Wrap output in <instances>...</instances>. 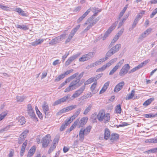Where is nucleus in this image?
Instances as JSON below:
<instances>
[{
  "label": "nucleus",
  "mask_w": 157,
  "mask_h": 157,
  "mask_svg": "<svg viewBox=\"0 0 157 157\" xmlns=\"http://www.w3.org/2000/svg\"><path fill=\"white\" fill-rule=\"evenodd\" d=\"M92 96V94L91 93L89 94H86L84 96H83L81 97L82 99H84L88 98L91 97Z\"/></svg>",
  "instance_id": "51"
},
{
  "label": "nucleus",
  "mask_w": 157,
  "mask_h": 157,
  "mask_svg": "<svg viewBox=\"0 0 157 157\" xmlns=\"http://www.w3.org/2000/svg\"><path fill=\"white\" fill-rule=\"evenodd\" d=\"M157 151V148H154L150 149L145 152V153L149 154L150 153H154Z\"/></svg>",
  "instance_id": "43"
},
{
  "label": "nucleus",
  "mask_w": 157,
  "mask_h": 157,
  "mask_svg": "<svg viewBox=\"0 0 157 157\" xmlns=\"http://www.w3.org/2000/svg\"><path fill=\"white\" fill-rule=\"evenodd\" d=\"M119 135L116 133L112 134L111 136V140H116L119 138Z\"/></svg>",
  "instance_id": "34"
},
{
  "label": "nucleus",
  "mask_w": 157,
  "mask_h": 157,
  "mask_svg": "<svg viewBox=\"0 0 157 157\" xmlns=\"http://www.w3.org/2000/svg\"><path fill=\"white\" fill-rule=\"evenodd\" d=\"M79 81L77 80H73L70 84V85L75 90L78 87L81 85V84H79L78 85V83Z\"/></svg>",
  "instance_id": "13"
},
{
  "label": "nucleus",
  "mask_w": 157,
  "mask_h": 157,
  "mask_svg": "<svg viewBox=\"0 0 157 157\" xmlns=\"http://www.w3.org/2000/svg\"><path fill=\"white\" fill-rule=\"evenodd\" d=\"M27 140H26L22 144L20 151V155L21 157L24 154L25 151V147L27 144Z\"/></svg>",
  "instance_id": "16"
},
{
  "label": "nucleus",
  "mask_w": 157,
  "mask_h": 157,
  "mask_svg": "<svg viewBox=\"0 0 157 157\" xmlns=\"http://www.w3.org/2000/svg\"><path fill=\"white\" fill-rule=\"evenodd\" d=\"M7 115V113H2L0 114V121L2 120Z\"/></svg>",
  "instance_id": "56"
},
{
  "label": "nucleus",
  "mask_w": 157,
  "mask_h": 157,
  "mask_svg": "<svg viewBox=\"0 0 157 157\" xmlns=\"http://www.w3.org/2000/svg\"><path fill=\"white\" fill-rule=\"evenodd\" d=\"M119 37L117 35H116L114 37L113 40H112L111 44L112 45H113L119 39Z\"/></svg>",
  "instance_id": "46"
},
{
  "label": "nucleus",
  "mask_w": 157,
  "mask_h": 157,
  "mask_svg": "<svg viewBox=\"0 0 157 157\" xmlns=\"http://www.w3.org/2000/svg\"><path fill=\"white\" fill-rule=\"evenodd\" d=\"M108 59V57L106 56V57L104 58L103 59H101L96 62L97 63L98 65L100 64L101 63H102L103 62H104L107 60Z\"/></svg>",
  "instance_id": "38"
},
{
  "label": "nucleus",
  "mask_w": 157,
  "mask_h": 157,
  "mask_svg": "<svg viewBox=\"0 0 157 157\" xmlns=\"http://www.w3.org/2000/svg\"><path fill=\"white\" fill-rule=\"evenodd\" d=\"M127 18V17L125 18H124L122 19V20L119 22L118 25V28H119L124 23L125 21L126 20Z\"/></svg>",
  "instance_id": "62"
},
{
  "label": "nucleus",
  "mask_w": 157,
  "mask_h": 157,
  "mask_svg": "<svg viewBox=\"0 0 157 157\" xmlns=\"http://www.w3.org/2000/svg\"><path fill=\"white\" fill-rule=\"evenodd\" d=\"M65 77V75L63 74L61 75H59L58 77L56 78L55 79V82H58L61 79Z\"/></svg>",
  "instance_id": "37"
},
{
  "label": "nucleus",
  "mask_w": 157,
  "mask_h": 157,
  "mask_svg": "<svg viewBox=\"0 0 157 157\" xmlns=\"http://www.w3.org/2000/svg\"><path fill=\"white\" fill-rule=\"evenodd\" d=\"M109 81L105 83L103 87L99 92L100 94L103 93L106 90L109 86Z\"/></svg>",
  "instance_id": "20"
},
{
  "label": "nucleus",
  "mask_w": 157,
  "mask_h": 157,
  "mask_svg": "<svg viewBox=\"0 0 157 157\" xmlns=\"http://www.w3.org/2000/svg\"><path fill=\"white\" fill-rule=\"evenodd\" d=\"M36 150V148L34 147L33 146L30 149L28 152L33 155L34 153Z\"/></svg>",
  "instance_id": "58"
},
{
  "label": "nucleus",
  "mask_w": 157,
  "mask_h": 157,
  "mask_svg": "<svg viewBox=\"0 0 157 157\" xmlns=\"http://www.w3.org/2000/svg\"><path fill=\"white\" fill-rule=\"evenodd\" d=\"M71 96L70 94H68L64 96L63 98L56 101L54 103L53 105H56L66 101L67 100L71 98Z\"/></svg>",
  "instance_id": "6"
},
{
  "label": "nucleus",
  "mask_w": 157,
  "mask_h": 157,
  "mask_svg": "<svg viewBox=\"0 0 157 157\" xmlns=\"http://www.w3.org/2000/svg\"><path fill=\"white\" fill-rule=\"evenodd\" d=\"M112 31V29H111V28H109L104 34L102 37V40H105Z\"/></svg>",
  "instance_id": "26"
},
{
  "label": "nucleus",
  "mask_w": 157,
  "mask_h": 157,
  "mask_svg": "<svg viewBox=\"0 0 157 157\" xmlns=\"http://www.w3.org/2000/svg\"><path fill=\"white\" fill-rule=\"evenodd\" d=\"M76 117L75 116H74V115H73L69 119H68V120H66V121H67V122H68V123H69V124H70Z\"/></svg>",
  "instance_id": "48"
},
{
  "label": "nucleus",
  "mask_w": 157,
  "mask_h": 157,
  "mask_svg": "<svg viewBox=\"0 0 157 157\" xmlns=\"http://www.w3.org/2000/svg\"><path fill=\"white\" fill-rule=\"evenodd\" d=\"M152 30V29L151 28H148L143 32V33L146 36L148 35L150 33H151Z\"/></svg>",
  "instance_id": "42"
},
{
  "label": "nucleus",
  "mask_w": 157,
  "mask_h": 157,
  "mask_svg": "<svg viewBox=\"0 0 157 157\" xmlns=\"http://www.w3.org/2000/svg\"><path fill=\"white\" fill-rule=\"evenodd\" d=\"M69 52H66L65 55H64V56H63L62 57V59L63 62L64 61L66 58L69 55Z\"/></svg>",
  "instance_id": "60"
},
{
  "label": "nucleus",
  "mask_w": 157,
  "mask_h": 157,
  "mask_svg": "<svg viewBox=\"0 0 157 157\" xmlns=\"http://www.w3.org/2000/svg\"><path fill=\"white\" fill-rule=\"evenodd\" d=\"M16 27L17 28H19L21 29H22L25 31L28 30L29 29L28 25H25L23 24L22 25L17 24L16 25Z\"/></svg>",
  "instance_id": "19"
},
{
  "label": "nucleus",
  "mask_w": 157,
  "mask_h": 157,
  "mask_svg": "<svg viewBox=\"0 0 157 157\" xmlns=\"http://www.w3.org/2000/svg\"><path fill=\"white\" fill-rule=\"evenodd\" d=\"M56 147V143H54L53 145L49 149L48 151V153H50L54 150V149Z\"/></svg>",
  "instance_id": "50"
},
{
  "label": "nucleus",
  "mask_w": 157,
  "mask_h": 157,
  "mask_svg": "<svg viewBox=\"0 0 157 157\" xmlns=\"http://www.w3.org/2000/svg\"><path fill=\"white\" fill-rule=\"evenodd\" d=\"M25 98L24 96H17V101L18 102H22Z\"/></svg>",
  "instance_id": "41"
},
{
  "label": "nucleus",
  "mask_w": 157,
  "mask_h": 157,
  "mask_svg": "<svg viewBox=\"0 0 157 157\" xmlns=\"http://www.w3.org/2000/svg\"><path fill=\"white\" fill-rule=\"evenodd\" d=\"M145 142L147 143H157V138H154L150 139H147L146 140Z\"/></svg>",
  "instance_id": "31"
},
{
  "label": "nucleus",
  "mask_w": 157,
  "mask_h": 157,
  "mask_svg": "<svg viewBox=\"0 0 157 157\" xmlns=\"http://www.w3.org/2000/svg\"><path fill=\"white\" fill-rule=\"evenodd\" d=\"M92 105L91 104H90L86 108L83 114L85 115H86L91 110L92 107Z\"/></svg>",
  "instance_id": "35"
},
{
  "label": "nucleus",
  "mask_w": 157,
  "mask_h": 157,
  "mask_svg": "<svg viewBox=\"0 0 157 157\" xmlns=\"http://www.w3.org/2000/svg\"><path fill=\"white\" fill-rule=\"evenodd\" d=\"M51 136L50 135L48 134L45 136L42 139V147L43 148H46L47 147L50 142L51 141Z\"/></svg>",
  "instance_id": "4"
},
{
  "label": "nucleus",
  "mask_w": 157,
  "mask_h": 157,
  "mask_svg": "<svg viewBox=\"0 0 157 157\" xmlns=\"http://www.w3.org/2000/svg\"><path fill=\"white\" fill-rule=\"evenodd\" d=\"M130 68V66L128 64L124 65L120 71L119 75L121 76H124L128 72Z\"/></svg>",
  "instance_id": "5"
},
{
  "label": "nucleus",
  "mask_w": 157,
  "mask_h": 157,
  "mask_svg": "<svg viewBox=\"0 0 157 157\" xmlns=\"http://www.w3.org/2000/svg\"><path fill=\"white\" fill-rule=\"evenodd\" d=\"M110 136V132L109 130L107 128L105 130L104 134V138L105 140L109 139Z\"/></svg>",
  "instance_id": "18"
},
{
  "label": "nucleus",
  "mask_w": 157,
  "mask_h": 157,
  "mask_svg": "<svg viewBox=\"0 0 157 157\" xmlns=\"http://www.w3.org/2000/svg\"><path fill=\"white\" fill-rule=\"evenodd\" d=\"M78 73H75L70 77H68L66 80L65 81L67 83L70 82L72 79L75 78L77 76V75H78Z\"/></svg>",
  "instance_id": "29"
},
{
  "label": "nucleus",
  "mask_w": 157,
  "mask_h": 157,
  "mask_svg": "<svg viewBox=\"0 0 157 157\" xmlns=\"http://www.w3.org/2000/svg\"><path fill=\"white\" fill-rule=\"evenodd\" d=\"M97 115L98 114L95 113H94L92 115V121L94 122H97Z\"/></svg>",
  "instance_id": "44"
},
{
  "label": "nucleus",
  "mask_w": 157,
  "mask_h": 157,
  "mask_svg": "<svg viewBox=\"0 0 157 157\" xmlns=\"http://www.w3.org/2000/svg\"><path fill=\"white\" fill-rule=\"evenodd\" d=\"M88 120V118L87 117H84L82 118L79 121L78 119H77L76 120L78 121L77 125L79 128L82 127L86 124Z\"/></svg>",
  "instance_id": "10"
},
{
  "label": "nucleus",
  "mask_w": 157,
  "mask_h": 157,
  "mask_svg": "<svg viewBox=\"0 0 157 157\" xmlns=\"http://www.w3.org/2000/svg\"><path fill=\"white\" fill-rule=\"evenodd\" d=\"M0 8L2 10L5 11L9 10L10 8L9 7L3 6L1 4H0Z\"/></svg>",
  "instance_id": "49"
},
{
  "label": "nucleus",
  "mask_w": 157,
  "mask_h": 157,
  "mask_svg": "<svg viewBox=\"0 0 157 157\" xmlns=\"http://www.w3.org/2000/svg\"><path fill=\"white\" fill-rule=\"evenodd\" d=\"M66 34H63L60 35V36H58V39L60 41H61L65 39L66 37Z\"/></svg>",
  "instance_id": "53"
},
{
  "label": "nucleus",
  "mask_w": 157,
  "mask_h": 157,
  "mask_svg": "<svg viewBox=\"0 0 157 157\" xmlns=\"http://www.w3.org/2000/svg\"><path fill=\"white\" fill-rule=\"evenodd\" d=\"M27 111L28 114L33 117H35V115L33 109L31 105L29 104L27 106Z\"/></svg>",
  "instance_id": "11"
},
{
  "label": "nucleus",
  "mask_w": 157,
  "mask_h": 157,
  "mask_svg": "<svg viewBox=\"0 0 157 157\" xmlns=\"http://www.w3.org/2000/svg\"><path fill=\"white\" fill-rule=\"evenodd\" d=\"M146 36L143 33L141 34L139 36L138 40L140 41L142 40L144 38L146 37Z\"/></svg>",
  "instance_id": "52"
},
{
  "label": "nucleus",
  "mask_w": 157,
  "mask_h": 157,
  "mask_svg": "<svg viewBox=\"0 0 157 157\" xmlns=\"http://www.w3.org/2000/svg\"><path fill=\"white\" fill-rule=\"evenodd\" d=\"M79 135L80 140H81L84 139L85 134L83 131V128H81L80 130Z\"/></svg>",
  "instance_id": "30"
},
{
  "label": "nucleus",
  "mask_w": 157,
  "mask_h": 157,
  "mask_svg": "<svg viewBox=\"0 0 157 157\" xmlns=\"http://www.w3.org/2000/svg\"><path fill=\"white\" fill-rule=\"evenodd\" d=\"M69 124V123L67 122V121L66 120L65 121V123L62 125L60 128V130L61 131H63L66 128L67 126H68Z\"/></svg>",
  "instance_id": "33"
},
{
  "label": "nucleus",
  "mask_w": 157,
  "mask_h": 157,
  "mask_svg": "<svg viewBox=\"0 0 157 157\" xmlns=\"http://www.w3.org/2000/svg\"><path fill=\"white\" fill-rule=\"evenodd\" d=\"M99 20V18L98 17L94 19L93 16H91L89 18L83 25V26L85 27H86L87 25L84 30V31L86 32L89 30Z\"/></svg>",
  "instance_id": "1"
},
{
  "label": "nucleus",
  "mask_w": 157,
  "mask_h": 157,
  "mask_svg": "<svg viewBox=\"0 0 157 157\" xmlns=\"http://www.w3.org/2000/svg\"><path fill=\"white\" fill-rule=\"evenodd\" d=\"M78 123V121H76L74 123V124L71 126L70 128V131H71L76 126H77V125Z\"/></svg>",
  "instance_id": "57"
},
{
  "label": "nucleus",
  "mask_w": 157,
  "mask_h": 157,
  "mask_svg": "<svg viewBox=\"0 0 157 157\" xmlns=\"http://www.w3.org/2000/svg\"><path fill=\"white\" fill-rule=\"evenodd\" d=\"M121 48V44H117L109 49L106 54V56L110 57L117 52Z\"/></svg>",
  "instance_id": "3"
},
{
  "label": "nucleus",
  "mask_w": 157,
  "mask_h": 157,
  "mask_svg": "<svg viewBox=\"0 0 157 157\" xmlns=\"http://www.w3.org/2000/svg\"><path fill=\"white\" fill-rule=\"evenodd\" d=\"M94 52H89L86 55H87V56L88 58V59H89L93 57L94 55Z\"/></svg>",
  "instance_id": "47"
},
{
  "label": "nucleus",
  "mask_w": 157,
  "mask_h": 157,
  "mask_svg": "<svg viewBox=\"0 0 157 157\" xmlns=\"http://www.w3.org/2000/svg\"><path fill=\"white\" fill-rule=\"evenodd\" d=\"M25 139V138H24V137H21L20 136L18 139V143L19 144H22L24 140Z\"/></svg>",
  "instance_id": "63"
},
{
  "label": "nucleus",
  "mask_w": 157,
  "mask_h": 157,
  "mask_svg": "<svg viewBox=\"0 0 157 157\" xmlns=\"http://www.w3.org/2000/svg\"><path fill=\"white\" fill-rule=\"evenodd\" d=\"M90 10H88L81 16L77 20V23H79L89 13Z\"/></svg>",
  "instance_id": "17"
},
{
  "label": "nucleus",
  "mask_w": 157,
  "mask_h": 157,
  "mask_svg": "<svg viewBox=\"0 0 157 157\" xmlns=\"http://www.w3.org/2000/svg\"><path fill=\"white\" fill-rule=\"evenodd\" d=\"M85 89V86H83L81 87L78 90L75 91V93L72 95V98L73 99L78 97Z\"/></svg>",
  "instance_id": "8"
},
{
  "label": "nucleus",
  "mask_w": 157,
  "mask_h": 157,
  "mask_svg": "<svg viewBox=\"0 0 157 157\" xmlns=\"http://www.w3.org/2000/svg\"><path fill=\"white\" fill-rule=\"evenodd\" d=\"M116 113H117L120 114L121 111V109L120 105H117L115 108Z\"/></svg>",
  "instance_id": "36"
},
{
  "label": "nucleus",
  "mask_w": 157,
  "mask_h": 157,
  "mask_svg": "<svg viewBox=\"0 0 157 157\" xmlns=\"http://www.w3.org/2000/svg\"><path fill=\"white\" fill-rule=\"evenodd\" d=\"M92 128V126L89 125L87 126L85 129L83 128V131L84 132L85 134V135H87L90 132Z\"/></svg>",
  "instance_id": "27"
},
{
  "label": "nucleus",
  "mask_w": 157,
  "mask_h": 157,
  "mask_svg": "<svg viewBox=\"0 0 157 157\" xmlns=\"http://www.w3.org/2000/svg\"><path fill=\"white\" fill-rule=\"evenodd\" d=\"M97 82H94L91 85L90 87L91 90L93 91L97 85Z\"/></svg>",
  "instance_id": "61"
},
{
  "label": "nucleus",
  "mask_w": 157,
  "mask_h": 157,
  "mask_svg": "<svg viewBox=\"0 0 157 157\" xmlns=\"http://www.w3.org/2000/svg\"><path fill=\"white\" fill-rule=\"evenodd\" d=\"M44 41V40L43 39H39L38 40L36 39L34 42L31 43V44L33 46H35L40 44L41 43L43 42Z\"/></svg>",
  "instance_id": "21"
},
{
  "label": "nucleus",
  "mask_w": 157,
  "mask_h": 157,
  "mask_svg": "<svg viewBox=\"0 0 157 157\" xmlns=\"http://www.w3.org/2000/svg\"><path fill=\"white\" fill-rule=\"evenodd\" d=\"M81 111V109L79 108L78 109L74 114V116H76V117L79 115Z\"/></svg>",
  "instance_id": "59"
},
{
  "label": "nucleus",
  "mask_w": 157,
  "mask_h": 157,
  "mask_svg": "<svg viewBox=\"0 0 157 157\" xmlns=\"http://www.w3.org/2000/svg\"><path fill=\"white\" fill-rule=\"evenodd\" d=\"M94 81L93 78H90L85 82L84 85L83 86H86V85H88Z\"/></svg>",
  "instance_id": "40"
},
{
  "label": "nucleus",
  "mask_w": 157,
  "mask_h": 157,
  "mask_svg": "<svg viewBox=\"0 0 157 157\" xmlns=\"http://www.w3.org/2000/svg\"><path fill=\"white\" fill-rule=\"evenodd\" d=\"M72 110L69 106L64 108L60 110L58 113H59L61 114Z\"/></svg>",
  "instance_id": "28"
},
{
  "label": "nucleus",
  "mask_w": 157,
  "mask_h": 157,
  "mask_svg": "<svg viewBox=\"0 0 157 157\" xmlns=\"http://www.w3.org/2000/svg\"><path fill=\"white\" fill-rule=\"evenodd\" d=\"M110 116L109 113L105 114L104 111L101 110H100L97 115V118L100 121H103L106 123L110 120Z\"/></svg>",
  "instance_id": "2"
},
{
  "label": "nucleus",
  "mask_w": 157,
  "mask_h": 157,
  "mask_svg": "<svg viewBox=\"0 0 157 157\" xmlns=\"http://www.w3.org/2000/svg\"><path fill=\"white\" fill-rule=\"evenodd\" d=\"M28 132L29 130L26 129L22 133L20 136L25 138L27 134L28 133Z\"/></svg>",
  "instance_id": "45"
},
{
  "label": "nucleus",
  "mask_w": 157,
  "mask_h": 157,
  "mask_svg": "<svg viewBox=\"0 0 157 157\" xmlns=\"http://www.w3.org/2000/svg\"><path fill=\"white\" fill-rule=\"evenodd\" d=\"M18 121L21 125H23L26 122L25 119L24 117H19Z\"/></svg>",
  "instance_id": "32"
},
{
  "label": "nucleus",
  "mask_w": 157,
  "mask_h": 157,
  "mask_svg": "<svg viewBox=\"0 0 157 157\" xmlns=\"http://www.w3.org/2000/svg\"><path fill=\"white\" fill-rule=\"evenodd\" d=\"M80 26V25H77L75 28L71 30L70 34L73 36H74L76 32L79 29Z\"/></svg>",
  "instance_id": "25"
},
{
  "label": "nucleus",
  "mask_w": 157,
  "mask_h": 157,
  "mask_svg": "<svg viewBox=\"0 0 157 157\" xmlns=\"http://www.w3.org/2000/svg\"><path fill=\"white\" fill-rule=\"evenodd\" d=\"M157 13V8L155 9L153 12H152L151 14L150 15V17L151 18H152Z\"/></svg>",
  "instance_id": "64"
},
{
  "label": "nucleus",
  "mask_w": 157,
  "mask_h": 157,
  "mask_svg": "<svg viewBox=\"0 0 157 157\" xmlns=\"http://www.w3.org/2000/svg\"><path fill=\"white\" fill-rule=\"evenodd\" d=\"M86 54L84 55L79 59V61L80 62H84L89 60Z\"/></svg>",
  "instance_id": "39"
},
{
  "label": "nucleus",
  "mask_w": 157,
  "mask_h": 157,
  "mask_svg": "<svg viewBox=\"0 0 157 157\" xmlns=\"http://www.w3.org/2000/svg\"><path fill=\"white\" fill-rule=\"evenodd\" d=\"M74 90V89L69 85V86L64 90L65 92H68Z\"/></svg>",
  "instance_id": "55"
},
{
  "label": "nucleus",
  "mask_w": 157,
  "mask_h": 157,
  "mask_svg": "<svg viewBox=\"0 0 157 157\" xmlns=\"http://www.w3.org/2000/svg\"><path fill=\"white\" fill-rule=\"evenodd\" d=\"M80 54V53H78L70 57L65 62V66H67L69 65L74 59L78 57Z\"/></svg>",
  "instance_id": "9"
},
{
  "label": "nucleus",
  "mask_w": 157,
  "mask_h": 157,
  "mask_svg": "<svg viewBox=\"0 0 157 157\" xmlns=\"http://www.w3.org/2000/svg\"><path fill=\"white\" fill-rule=\"evenodd\" d=\"M124 62V59H122L117 63L116 66L110 71L109 73V75H113L121 66Z\"/></svg>",
  "instance_id": "7"
},
{
  "label": "nucleus",
  "mask_w": 157,
  "mask_h": 157,
  "mask_svg": "<svg viewBox=\"0 0 157 157\" xmlns=\"http://www.w3.org/2000/svg\"><path fill=\"white\" fill-rule=\"evenodd\" d=\"M88 10H90L89 13L91 11L93 13H94V14L92 16H93V17H94V16L97 15L98 13L101 11V10H98V8H96L95 7H90Z\"/></svg>",
  "instance_id": "14"
},
{
  "label": "nucleus",
  "mask_w": 157,
  "mask_h": 157,
  "mask_svg": "<svg viewBox=\"0 0 157 157\" xmlns=\"http://www.w3.org/2000/svg\"><path fill=\"white\" fill-rule=\"evenodd\" d=\"M42 108L43 110L46 115H48L49 113V109L48 104L45 102H44L42 105Z\"/></svg>",
  "instance_id": "15"
},
{
  "label": "nucleus",
  "mask_w": 157,
  "mask_h": 157,
  "mask_svg": "<svg viewBox=\"0 0 157 157\" xmlns=\"http://www.w3.org/2000/svg\"><path fill=\"white\" fill-rule=\"evenodd\" d=\"M135 91L134 90H132L131 93L128 94L125 98L126 100H128L133 98L134 97Z\"/></svg>",
  "instance_id": "23"
},
{
  "label": "nucleus",
  "mask_w": 157,
  "mask_h": 157,
  "mask_svg": "<svg viewBox=\"0 0 157 157\" xmlns=\"http://www.w3.org/2000/svg\"><path fill=\"white\" fill-rule=\"evenodd\" d=\"M59 40L58 39V37L53 39L49 43V44L50 45H54L56 44L57 43L60 42Z\"/></svg>",
  "instance_id": "22"
},
{
  "label": "nucleus",
  "mask_w": 157,
  "mask_h": 157,
  "mask_svg": "<svg viewBox=\"0 0 157 157\" xmlns=\"http://www.w3.org/2000/svg\"><path fill=\"white\" fill-rule=\"evenodd\" d=\"M124 85V81H122L119 83L115 87L114 89V92H117L121 90Z\"/></svg>",
  "instance_id": "12"
},
{
  "label": "nucleus",
  "mask_w": 157,
  "mask_h": 157,
  "mask_svg": "<svg viewBox=\"0 0 157 157\" xmlns=\"http://www.w3.org/2000/svg\"><path fill=\"white\" fill-rule=\"evenodd\" d=\"M103 74L101 73L96 75L93 78L94 81H97L99 78H100L103 75Z\"/></svg>",
  "instance_id": "54"
},
{
  "label": "nucleus",
  "mask_w": 157,
  "mask_h": 157,
  "mask_svg": "<svg viewBox=\"0 0 157 157\" xmlns=\"http://www.w3.org/2000/svg\"><path fill=\"white\" fill-rule=\"evenodd\" d=\"M154 100V98H151L145 101L143 104V105L144 106H147L150 105Z\"/></svg>",
  "instance_id": "24"
}]
</instances>
